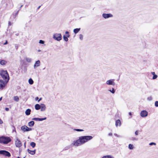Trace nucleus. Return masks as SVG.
Segmentation results:
<instances>
[{
  "label": "nucleus",
  "instance_id": "13",
  "mask_svg": "<svg viewBox=\"0 0 158 158\" xmlns=\"http://www.w3.org/2000/svg\"><path fill=\"white\" fill-rule=\"evenodd\" d=\"M36 150H34L33 151H31L29 149H27V152L31 154L32 155H34L35 153Z\"/></svg>",
  "mask_w": 158,
  "mask_h": 158
},
{
  "label": "nucleus",
  "instance_id": "30",
  "mask_svg": "<svg viewBox=\"0 0 158 158\" xmlns=\"http://www.w3.org/2000/svg\"><path fill=\"white\" fill-rule=\"evenodd\" d=\"M157 76L156 75H154L153 76L152 79H156V78H157Z\"/></svg>",
  "mask_w": 158,
  "mask_h": 158
},
{
  "label": "nucleus",
  "instance_id": "32",
  "mask_svg": "<svg viewBox=\"0 0 158 158\" xmlns=\"http://www.w3.org/2000/svg\"><path fill=\"white\" fill-rule=\"evenodd\" d=\"M39 43L41 44H44V41L42 40H40L39 41Z\"/></svg>",
  "mask_w": 158,
  "mask_h": 158
},
{
  "label": "nucleus",
  "instance_id": "22",
  "mask_svg": "<svg viewBox=\"0 0 158 158\" xmlns=\"http://www.w3.org/2000/svg\"><path fill=\"white\" fill-rule=\"evenodd\" d=\"M80 28L75 29L73 30V32L75 34H77L80 31Z\"/></svg>",
  "mask_w": 158,
  "mask_h": 158
},
{
  "label": "nucleus",
  "instance_id": "17",
  "mask_svg": "<svg viewBox=\"0 0 158 158\" xmlns=\"http://www.w3.org/2000/svg\"><path fill=\"white\" fill-rule=\"evenodd\" d=\"M40 108L41 111L45 110L46 108L45 105L44 104H41L40 105Z\"/></svg>",
  "mask_w": 158,
  "mask_h": 158
},
{
  "label": "nucleus",
  "instance_id": "25",
  "mask_svg": "<svg viewBox=\"0 0 158 158\" xmlns=\"http://www.w3.org/2000/svg\"><path fill=\"white\" fill-rule=\"evenodd\" d=\"M102 158H113L111 156L107 155L103 156Z\"/></svg>",
  "mask_w": 158,
  "mask_h": 158
},
{
  "label": "nucleus",
  "instance_id": "4",
  "mask_svg": "<svg viewBox=\"0 0 158 158\" xmlns=\"http://www.w3.org/2000/svg\"><path fill=\"white\" fill-rule=\"evenodd\" d=\"M7 82L5 81H3L2 80H0V89H2L4 88Z\"/></svg>",
  "mask_w": 158,
  "mask_h": 158
},
{
  "label": "nucleus",
  "instance_id": "1",
  "mask_svg": "<svg viewBox=\"0 0 158 158\" xmlns=\"http://www.w3.org/2000/svg\"><path fill=\"white\" fill-rule=\"evenodd\" d=\"M93 138L91 136H81L79 137V139L73 142V145L78 146L81 145Z\"/></svg>",
  "mask_w": 158,
  "mask_h": 158
},
{
  "label": "nucleus",
  "instance_id": "7",
  "mask_svg": "<svg viewBox=\"0 0 158 158\" xmlns=\"http://www.w3.org/2000/svg\"><path fill=\"white\" fill-rule=\"evenodd\" d=\"M53 38L56 40L59 41L61 39V35L60 34H56L54 35Z\"/></svg>",
  "mask_w": 158,
  "mask_h": 158
},
{
  "label": "nucleus",
  "instance_id": "38",
  "mask_svg": "<svg viewBox=\"0 0 158 158\" xmlns=\"http://www.w3.org/2000/svg\"><path fill=\"white\" fill-rule=\"evenodd\" d=\"M2 123H3L1 119H0V124H2Z\"/></svg>",
  "mask_w": 158,
  "mask_h": 158
},
{
  "label": "nucleus",
  "instance_id": "42",
  "mask_svg": "<svg viewBox=\"0 0 158 158\" xmlns=\"http://www.w3.org/2000/svg\"><path fill=\"white\" fill-rule=\"evenodd\" d=\"M129 115H130L131 116L132 114H131V112H129Z\"/></svg>",
  "mask_w": 158,
  "mask_h": 158
},
{
  "label": "nucleus",
  "instance_id": "50",
  "mask_svg": "<svg viewBox=\"0 0 158 158\" xmlns=\"http://www.w3.org/2000/svg\"><path fill=\"white\" fill-rule=\"evenodd\" d=\"M23 6V5H22L21 6H20V8H21V7H22Z\"/></svg>",
  "mask_w": 158,
  "mask_h": 158
},
{
  "label": "nucleus",
  "instance_id": "43",
  "mask_svg": "<svg viewBox=\"0 0 158 158\" xmlns=\"http://www.w3.org/2000/svg\"><path fill=\"white\" fill-rule=\"evenodd\" d=\"M38 99H39L38 97H36L35 98V100H36V101H37V100H38Z\"/></svg>",
  "mask_w": 158,
  "mask_h": 158
},
{
  "label": "nucleus",
  "instance_id": "21",
  "mask_svg": "<svg viewBox=\"0 0 158 158\" xmlns=\"http://www.w3.org/2000/svg\"><path fill=\"white\" fill-rule=\"evenodd\" d=\"M35 108L36 110H39L40 108V106L38 104H36L35 105Z\"/></svg>",
  "mask_w": 158,
  "mask_h": 158
},
{
  "label": "nucleus",
  "instance_id": "36",
  "mask_svg": "<svg viewBox=\"0 0 158 158\" xmlns=\"http://www.w3.org/2000/svg\"><path fill=\"white\" fill-rule=\"evenodd\" d=\"M15 47L16 49H17L18 48V46L17 44L15 45Z\"/></svg>",
  "mask_w": 158,
  "mask_h": 158
},
{
  "label": "nucleus",
  "instance_id": "45",
  "mask_svg": "<svg viewBox=\"0 0 158 158\" xmlns=\"http://www.w3.org/2000/svg\"><path fill=\"white\" fill-rule=\"evenodd\" d=\"M42 99V98H40V99L38 100V102H39L40 100H41Z\"/></svg>",
  "mask_w": 158,
  "mask_h": 158
},
{
  "label": "nucleus",
  "instance_id": "15",
  "mask_svg": "<svg viewBox=\"0 0 158 158\" xmlns=\"http://www.w3.org/2000/svg\"><path fill=\"white\" fill-rule=\"evenodd\" d=\"M40 60H38L36 61L34 65V68H35V67L39 66L40 65Z\"/></svg>",
  "mask_w": 158,
  "mask_h": 158
},
{
  "label": "nucleus",
  "instance_id": "34",
  "mask_svg": "<svg viewBox=\"0 0 158 158\" xmlns=\"http://www.w3.org/2000/svg\"><path fill=\"white\" fill-rule=\"evenodd\" d=\"M153 144H154L155 145H156V143H154L152 142V143H150L149 144V145H152Z\"/></svg>",
  "mask_w": 158,
  "mask_h": 158
},
{
  "label": "nucleus",
  "instance_id": "20",
  "mask_svg": "<svg viewBox=\"0 0 158 158\" xmlns=\"http://www.w3.org/2000/svg\"><path fill=\"white\" fill-rule=\"evenodd\" d=\"M34 124V122L33 121H31L28 123V126L31 127L33 126Z\"/></svg>",
  "mask_w": 158,
  "mask_h": 158
},
{
  "label": "nucleus",
  "instance_id": "8",
  "mask_svg": "<svg viewBox=\"0 0 158 158\" xmlns=\"http://www.w3.org/2000/svg\"><path fill=\"white\" fill-rule=\"evenodd\" d=\"M15 144L16 147L18 148L20 147L22 145L21 141L18 139H17L16 140Z\"/></svg>",
  "mask_w": 158,
  "mask_h": 158
},
{
  "label": "nucleus",
  "instance_id": "3",
  "mask_svg": "<svg viewBox=\"0 0 158 158\" xmlns=\"http://www.w3.org/2000/svg\"><path fill=\"white\" fill-rule=\"evenodd\" d=\"M0 75L3 80L7 81V82L8 81L9 79V76L7 71H2L0 73Z\"/></svg>",
  "mask_w": 158,
  "mask_h": 158
},
{
  "label": "nucleus",
  "instance_id": "12",
  "mask_svg": "<svg viewBox=\"0 0 158 158\" xmlns=\"http://www.w3.org/2000/svg\"><path fill=\"white\" fill-rule=\"evenodd\" d=\"M46 119V118H33L32 119V120H35V121H42L43 120H45Z\"/></svg>",
  "mask_w": 158,
  "mask_h": 158
},
{
  "label": "nucleus",
  "instance_id": "47",
  "mask_svg": "<svg viewBox=\"0 0 158 158\" xmlns=\"http://www.w3.org/2000/svg\"><path fill=\"white\" fill-rule=\"evenodd\" d=\"M2 97H1L0 98V101L2 100Z\"/></svg>",
  "mask_w": 158,
  "mask_h": 158
},
{
  "label": "nucleus",
  "instance_id": "10",
  "mask_svg": "<svg viewBox=\"0 0 158 158\" xmlns=\"http://www.w3.org/2000/svg\"><path fill=\"white\" fill-rule=\"evenodd\" d=\"M148 112L145 110H143L141 112L140 115L142 117H145L148 115Z\"/></svg>",
  "mask_w": 158,
  "mask_h": 158
},
{
  "label": "nucleus",
  "instance_id": "24",
  "mask_svg": "<svg viewBox=\"0 0 158 158\" xmlns=\"http://www.w3.org/2000/svg\"><path fill=\"white\" fill-rule=\"evenodd\" d=\"M36 144L34 142H31L30 143V145L33 148H34Z\"/></svg>",
  "mask_w": 158,
  "mask_h": 158
},
{
  "label": "nucleus",
  "instance_id": "18",
  "mask_svg": "<svg viewBox=\"0 0 158 158\" xmlns=\"http://www.w3.org/2000/svg\"><path fill=\"white\" fill-rule=\"evenodd\" d=\"M6 63L7 62L4 60H2L0 61V64L2 65H5Z\"/></svg>",
  "mask_w": 158,
  "mask_h": 158
},
{
  "label": "nucleus",
  "instance_id": "48",
  "mask_svg": "<svg viewBox=\"0 0 158 158\" xmlns=\"http://www.w3.org/2000/svg\"><path fill=\"white\" fill-rule=\"evenodd\" d=\"M24 145L25 147H26V142L24 143Z\"/></svg>",
  "mask_w": 158,
  "mask_h": 158
},
{
  "label": "nucleus",
  "instance_id": "33",
  "mask_svg": "<svg viewBox=\"0 0 158 158\" xmlns=\"http://www.w3.org/2000/svg\"><path fill=\"white\" fill-rule=\"evenodd\" d=\"M110 92H111L113 94L115 92L114 90V88L112 89V91H111L110 90Z\"/></svg>",
  "mask_w": 158,
  "mask_h": 158
},
{
  "label": "nucleus",
  "instance_id": "29",
  "mask_svg": "<svg viewBox=\"0 0 158 158\" xmlns=\"http://www.w3.org/2000/svg\"><path fill=\"white\" fill-rule=\"evenodd\" d=\"M79 38L81 40H82L83 39V36L82 34H80L79 35Z\"/></svg>",
  "mask_w": 158,
  "mask_h": 158
},
{
  "label": "nucleus",
  "instance_id": "2",
  "mask_svg": "<svg viewBox=\"0 0 158 158\" xmlns=\"http://www.w3.org/2000/svg\"><path fill=\"white\" fill-rule=\"evenodd\" d=\"M11 139L10 137L2 136L0 137V143L3 144H7L11 141Z\"/></svg>",
  "mask_w": 158,
  "mask_h": 158
},
{
  "label": "nucleus",
  "instance_id": "44",
  "mask_svg": "<svg viewBox=\"0 0 158 158\" xmlns=\"http://www.w3.org/2000/svg\"><path fill=\"white\" fill-rule=\"evenodd\" d=\"M112 133H109V135H110V136H111L112 135Z\"/></svg>",
  "mask_w": 158,
  "mask_h": 158
},
{
  "label": "nucleus",
  "instance_id": "6",
  "mask_svg": "<svg viewBox=\"0 0 158 158\" xmlns=\"http://www.w3.org/2000/svg\"><path fill=\"white\" fill-rule=\"evenodd\" d=\"M21 129L24 132L28 131H31V128L28 127L27 126L24 125L21 127Z\"/></svg>",
  "mask_w": 158,
  "mask_h": 158
},
{
  "label": "nucleus",
  "instance_id": "41",
  "mask_svg": "<svg viewBox=\"0 0 158 158\" xmlns=\"http://www.w3.org/2000/svg\"><path fill=\"white\" fill-rule=\"evenodd\" d=\"M7 44V41H6L5 43L4 44V45H6V44Z\"/></svg>",
  "mask_w": 158,
  "mask_h": 158
},
{
  "label": "nucleus",
  "instance_id": "31",
  "mask_svg": "<svg viewBox=\"0 0 158 158\" xmlns=\"http://www.w3.org/2000/svg\"><path fill=\"white\" fill-rule=\"evenodd\" d=\"M155 105L156 107L158 106V101H156L155 102Z\"/></svg>",
  "mask_w": 158,
  "mask_h": 158
},
{
  "label": "nucleus",
  "instance_id": "37",
  "mask_svg": "<svg viewBox=\"0 0 158 158\" xmlns=\"http://www.w3.org/2000/svg\"><path fill=\"white\" fill-rule=\"evenodd\" d=\"M8 24L9 26H11L12 24V23L10 22H9Z\"/></svg>",
  "mask_w": 158,
  "mask_h": 158
},
{
  "label": "nucleus",
  "instance_id": "35",
  "mask_svg": "<svg viewBox=\"0 0 158 158\" xmlns=\"http://www.w3.org/2000/svg\"><path fill=\"white\" fill-rule=\"evenodd\" d=\"M135 134L136 135H138V131H135Z\"/></svg>",
  "mask_w": 158,
  "mask_h": 158
},
{
  "label": "nucleus",
  "instance_id": "19",
  "mask_svg": "<svg viewBox=\"0 0 158 158\" xmlns=\"http://www.w3.org/2000/svg\"><path fill=\"white\" fill-rule=\"evenodd\" d=\"M31 110L30 109H27L25 111V114L26 115H28L30 114Z\"/></svg>",
  "mask_w": 158,
  "mask_h": 158
},
{
  "label": "nucleus",
  "instance_id": "46",
  "mask_svg": "<svg viewBox=\"0 0 158 158\" xmlns=\"http://www.w3.org/2000/svg\"><path fill=\"white\" fill-rule=\"evenodd\" d=\"M152 74L153 75H155V72H152Z\"/></svg>",
  "mask_w": 158,
  "mask_h": 158
},
{
  "label": "nucleus",
  "instance_id": "40",
  "mask_svg": "<svg viewBox=\"0 0 158 158\" xmlns=\"http://www.w3.org/2000/svg\"><path fill=\"white\" fill-rule=\"evenodd\" d=\"M19 10H18L17 12L15 14V16H16V15H17L18 14V13H19Z\"/></svg>",
  "mask_w": 158,
  "mask_h": 158
},
{
  "label": "nucleus",
  "instance_id": "49",
  "mask_svg": "<svg viewBox=\"0 0 158 158\" xmlns=\"http://www.w3.org/2000/svg\"><path fill=\"white\" fill-rule=\"evenodd\" d=\"M40 6L38 7V9H39L40 8Z\"/></svg>",
  "mask_w": 158,
  "mask_h": 158
},
{
  "label": "nucleus",
  "instance_id": "27",
  "mask_svg": "<svg viewBox=\"0 0 158 158\" xmlns=\"http://www.w3.org/2000/svg\"><path fill=\"white\" fill-rule=\"evenodd\" d=\"M128 148L130 149H133V146L132 144H130L129 145Z\"/></svg>",
  "mask_w": 158,
  "mask_h": 158
},
{
  "label": "nucleus",
  "instance_id": "28",
  "mask_svg": "<svg viewBox=\"0 0 158 158\" xmlns=\"http://www.w3.org/2000/svg\"><path fill=\"white\" fill-rule=\"evenodd\" d=\"M75 131H83V130L82 129H76L74 130Z\"/></svg>",
  "mask_w": 158,
  "mask_h": 158
},
{
  "label": "nucleus",
  "instance_id": "14",
  "mask_svg": "<svg viewBox=\"0 0 158 158\" xmlns=\"http://www.w3.org/2000/svg\"><path fill=\"white\" fill-rule=\"evenodd\" d=\"M106 84L109 85H114L115 84L111 80H109L106 81Z\"/></svg>",
  "mask_w": 158,
  "mask_h": 158
},
{
  "label": "nucleus",
  "instance_id": "23",
  "mask_svg": "<svg viewBox=\"0 0 158 158\" xmlns=\"http://www.w3.org/2000/svg\"><path fill=\"white\" fill-rule=\"evenodd\" d=\"M28 82L30 85H32L33 83V81L31 78H30L29 79Z\"/></svg>",
  "mask_w": 158,
  "mask_h": 158
},
{
  "label": "nucleus",
  "instance_id": "9",
  "mask_svg": "<svg viewBox=\"0 0 158 158\" xmlns=\"http://www.w3.org/2000/svg\"><path fill=\"white\" fill-rule=\"evenodd\" d=\"M66 35H64L63 36V39L66 42L68 41V37H69L70 35L69 34V33L68 31L65 32Z\"/></svg>",
  "mask_w": 158,
  "mask_h": 158
},
{
  "label": "nucleus",
  "instance_id": "5",
  "mask_svg": "<svg viewBox=\"0 0 158 158\" xmlns=\"http://www.w3.org/2000/svg\"><path fill=\"white\" fill-rule=\"evenodd\" d=\"M0 154L6 156L10 157L11 156L10 153L8 152L5 150L0 151Z\"/></svg>",
  "mask_w": 158,
  "mask_h": 158
},
{
  "label": "nucleus",
  "instance_id": "39",
  "mask_svg": "<svg viewBox=\"0 0 158 158\" xmlns=\"http://www.w3.org/2000/svg\"><path fill=\"white\" fill-rule=\"evenodd\" d=\"M5 110L6 111H8L9 110V109L8 108H6Z\"/></svg>",
  "mask_w": 158,
  "mask_h": 158
},
{
  "label": "nucleus",
  "instance_id": "16",
  "mask_svg": "<svg viewBox=\"0 0 158 158\" xmlns=\"http://www.w3.org/2000/svg\"><path fill=\"white\" fill-rule=\"evenodd\" d=\"M115 125L117 127L121 125V122L120 120L118 119L116 120L115 122Z\"/></svg>",
  "mask_w": 158,
  "mask_h": 158
},
{
  "label": "nucleus",
  "instance_id": "26",
  "mask_svg": "<svg viewBox=\"0 0 158 158\" xmlns=\"http://www.w3.org/2000/svg\"><path fill=\"white\" fill-rule=\"evenodd\" d=\"M14 100L16 102H18L19 100V97L17 96H15L14 97Z\"/></svg>",
  "mask_w": 158,
  "mask_h": 158
},
{
  "label": "nucleus",
  "instance_id": "11",
  "mask_svg": "<svg viewBox=\"0 0 158 158\" xmlns=\"http://www.w3.org/2000/svg\"><path fill=\"white\" fill-rule=\"evenodd\" d=\"M102 16L104 18L106 19L108 18L112 17L113 15L110 14H102Z\"/></svg>",
  "mask_w": 158,
  "mask_h": 158
}]
</instances>
